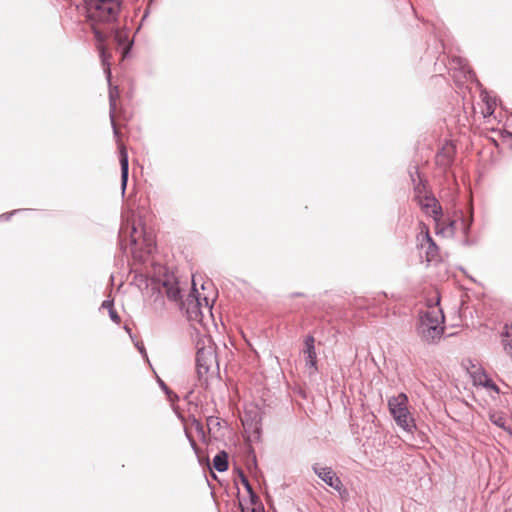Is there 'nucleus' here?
Returning <instances> with one entry per match:
<instances>
[{
	"label": "nucleus",
	"instance_id": "1",
	"mask_svg": "<svg viewBox=\"0 0 512 512\" xmlns=\"http://www.w3.org/2000/svg\"><path fill=\"white\" fill-rule=\"evenodd\" d=\"M429 202L424 205V208L429 209L431 208V213L437 223V227L440 225V221L443 222L444 227L439 230L441 233H450L455 234L457 232H461L464 236L462 240V245L464 246H474L477 244V240L474 238H471L469 236L471 227L474 222V216H473V210L472 208L469 209L467 214H464L462 211H460L456 218H443L442 214V208L438 204V201L435 198L429 199Z\"/></svg>",
	"mask_w": 512,
	"mask_h": 512
},
{
	"label": "nucleus",
	"instance_id": "2",
	"mask_svg": "<svg viewBox=\"0 0 512 512\" xmlns=\"http://www.w3.org/2000/svg\"><path fill=\"white\" fill-rule=\"evenodd\" d=\"M119 245L122 250H126L127 245L132 247V253L135 254L139 249L146 254H152L156 245L151 236H148L145 229L139 230L136 223L129 220L123 221L119 230Z\"/></svg>",
	"mask_w": 512,
	"mask_h": 512
},
{
	"label": "nucleus",
	"instance_id": "3",
	"mask_svg": "<svg viewBox=\"0 0 512 512\" xmlns=\"http://www.w3.org/2000/svg\"><path fill=\"white\" fill-rule=\"evenodd\" d=\"M444 322V314L438 306H431L420 313L417 331L421 338L433 343L439 340L444 332L441 324Z\"/></svg>",
	"mask_w": 512,
	"mask_h": 512
},
{
	"label": "nucleus",
	"instance_id": "4",
	"mask_svg": "<svg viewBox=\"0 0 512 512\" xmlns=\"http://www.w3.org/2000/svg\"><path fill=\"white\" fill-rule=\"evenodd\" d=\"M87 18L91 22L112 23L118 19L121 3L118 0H84Z\"/></svg>",
	"mask_w": 512,
	"mask_h": 512
},
{
	"label": "nucleus",
	"instance_id": "5",
	"mask_svg": "<svg viewBox=\"0 0 512 512\" xmlns=\"http://www.w3.org/2000/svg\"><path fill=\"white\" fill-rule=\"evenodd\" d=\"M196 373L198 380L207 385V374L213 364L217 365V356L215 348L211 344L210 338L199 339L196 343Z\"/></svg>",
	"mask_w": 512,
	"mask_h": 512
},
{
	"label": "nucleus",
	"instance_id": "6",
	"mask_svg": "<svg viewBox=\"0 0 512 512\" xmlns=\"http://www.w3.org/2000/svg\"><path fill=\"white\" fill-rule=\"evenodd\" d=\"M91 29L94 34L95 40L97 42L96 48L99 52V58L101 61V64L103 66V71L105 74L106 79L110 81L111 77V63L110 59L112 58V54L108 50V47L106 46L105 42L107 40V35L103 33L100 29H98L94 22L91 24Z\"/></svg>",
	"mask_w": 512,
	"mask_h": 512
},
{
	"label": "nucleus",
	"instance_id": "7",
	"mask_svg": "<svg viewBox=\"0 0 512 512\" xmlns=\"http://www.w3.org/2000/svg\"><path fill=\"white\" fill-rule=\"evenodd\" d=\"M111 125L113 129L114 137L117 139L118 142V148H119V162H120V169H121V189L122 194L124 195L128 178H129V157L126 147L123 143L119 142L120 138V131L116 125L115 121V115H113V120H111Z\"/></svg>",
	"mask_w": 512,
	"mask_h": 512
},
{
	"label": "nucleus",
	"instance_id": "8",
	"mask_svg": "<svg viewBox=\"0 0 512 512\" xmlns=\"http://www.w3.org/2000/svg\"><path fill=\"white\" fill-rule=\"evenodd\" d=\"M456 147L451 142H446L435 155V164L444 173L448 172L455 159Z\"/></svg>",
	"mask_w": 512,
	"mask_h": 512
},
{
	"label": "nucleus",
	"instance_id": "9",
	"mask_svg": "<svg viewBox=\"0 0 512 512\" xmlns=\"http://www.w3.org/2000/svg\"><path fill=\"white\" fill-rule=\"evenodd\" d=\"M303 355L305 360V366L310 370V375L318 372V361L315 349V338L312 334H308L304 338Z\"/></svg>",
	"mask_w": 512,
	"mask_h": 512
},
{
	"label": "nucleus",
	"instance_id": "10",
	"mask_svg": "<svg viewBox=\"0 0 512 512\" xmlns=\"http://www.w3.org/2000/svg\"><path fill=\"white\" fill-rule=\"evenodd\" d=\"M312 470L326 485L334 490L339 492L343 488L342 481L331 467H322L318 463H315L312 466Z\"/></svg>",
	"mask_w": 512,
	"mask_h": 512
},
{
	"label": "nucleus",
	"instance_id": "11",
	"mask_svg": "<svg viewBox=\"0 0 512 512\" xmlns=\"http://www.w3.org/2000/svg\"><path fill=\"white\" fill-rule=\"evenodd\" d=\"M185 307L189 320L201 322L203 316L201 298L199 292L195 288L188 295Z\"/></svg>",
	"mask_w": 512,
	"mask_h": 512
},
{
	"label": "nucleus",
	"instance_id": "12",
	"mask_svg": "<svg viewBox=\"0 0 512 512\" xmlns=\"http://www.w3.org/2000/svg\"><path fill=\"white\" fill-rule=\"evenodd\" d=\"M161 286L169 300L177 302L182 299V293L181 288L179 287V282L173 275H166L163 281L161 282Z\"/></svg>",
	"mask_w": 512,
	"mask_h": 512
},
{
	"label": "nucleus",
	"instance_id": "13",
	"mask_svg": "<svg viewBox=\"0 0 512 512\" xmlns=\"http://www.w3.org/2000/svg\"><path fill=\"white\" fill-rule=\"evenodd\" d=\"M407 403L408 397L404 393H400L397 397L390 398L388 406L392 417L401 414H409Z\"/></svg>",
	"mask_w": 512,
	"mask_h": 512
},
{
	"label": "nucleus",
	"instance_id": "14",
	"mask_svg": "<svg viewBox=\"0 0 512 512\" xmlns=\"http://www.w3.org/2000/svg\"><path fill=\"white\" fill-rule=\"evenodd\" d=\"M489 420L492 424L503 429L512 436V420H510L503 412L495 411L490 413Z\"/></svg>",
	"mask_w": 512,
	"mask_h": 512
},
{
	"label": "nucleus",
	"instance_id": "15",
	"mask_svg": "<svg viewBox=\"0 0 512 512\" xmlns=\"http://www.w3.org/2000/svg\"><path fill=\"white\" fill-rule=\"evenodd\" d=\"M423 241H425V243H422L421 246H426L425 254L427 262L437 261L439 259V248L429 232L423 235Z\"/></svg>",
	"mask_w": 512,
	"mask_h": 512
},
{
	"label": "nucleus",
	"instance_id": "16",
	"mask_svg": "<svg viewBox=\"0 0 512 512\" xmlns=\"http://www.w3.org/2000/svg\"><path fill=\"white\" fill-rule=\"evenodd\" d=\"M393 419L406 432L412 433L416 429L415 421L410 413L393 416Z\"/></svg>",
	"mask_w": 512,
	"mask_h": 512
},
{
	"label": "nucleus",
	"instance_id": "17",
	"mask_svg": "<svg viewBox=\"0 0 512 512\" xmlns=\"http://www.w3.org/2000/svg\"><path fill=\"white\" fill-rule=\"evenodd\" d=\"M229 455L226 451H219L213 458V467L218 472H225L229 468Z\"/></svg>",
	"mask_w": 512,
	"mask_h": 512
},
{
	"label": "nucleus",
	"instance_id": "18",
	"mask_svg": "<svg viewBox=\"0 0 512 512\" xmlns=\"http://www.w3.org/2000/svg\"><path fill=\"white\" fill-rule=\"evenodd\" d=\"M112 76L110 77V79ZM109 85V116L110 120H113V115H115L116 111V99L119 97V91L117 86H112L111 80L107 79Z\"/></svg>",
	"mask_w": 512,
	"mask_h": 512
},
{
	"label": "nucleus",
	"instance_id": "19",
	"mask_svg": "<svg viewBox=\"0 0 512 512\" xmlns=\"http://www.w3.org/2000/svg\"><path fill=\"white\" fill-rule=\"evenodd\" d=\"M502 337L504 350L512 357V325H505V331L502 333Z\"/></svg>",
	"mask_w": 512,
	"mask_h": 512
},
{
	"label": "nucleus",
	"instance_id": "20",
	"mask_svg": "<svg viewBox=\"0 0 512 512\" xmlns=\"http://www.w3.org/2000/svg\"><path fill=\"white\" fill-rule=\"evenodd\" d=\"M157 382L161 390L167 395L170 401L178 400V396L173 391H171L168 385L161 378L158 377Z\"/></svg>",
	"mask_w": 512,
	"mask_h": 512
},
{
	"label": "nucleus",
	"instance_id": "21",
	"mask_svg": "<svg viewBox=\"0 0 512 512\" xmlns=\"http://www.w3.org/2000/svg\"><path fill=\"white\" fill-rule=\"evenodd\" d=\"M408 172H409L411 181L413 182L415 187H417L418 185H420L422 183V179L420 177L419 169L417 166H411L409 168Z\"/></svg>",
	"mask_w": 512,
	"mask_h": 512
},
{
	"label": "nucleus",
	"instance_id": "22",
	"mask_svg": "<svg viewBox=\"0 0 512 512\" xmlns=\"http://www.w3.org/2000/svg\"><path fill=\"white\" fill-rule=\"evenodd\" d=\"M207 427L209 431L219 429L221 427V419L217 416H207Z\"/></svg>",
	"mask_w": 512,
	"mask_h": 512
},
{
	"label": "nucleus",
	"instance_id": "23",
	"mask_svg": "<svg viewBox=\"0 0 512 512\" xmlns=\"http://www.w3.org/2000/svg\"><path fill=\"white\" fill-rule=\"evenodd\" d=\"M249 496V502L252 506H257L258 508H262V502L257 495V493L254 491L253 488L251 490H246Z\"/></svg>",
	"mask_w": 512,
	"mask_h": 512
},
{
	"label": "nucleus",
	"instance_id": "24",
	"mask_svg": "<svg viewBox=\"0 0 512 512\" xmlns=\"http://www.w3.org/2000/svg\"><path fill=\"white\" fill-rule=\"evenodd\" d=\"M237 473H238L240 482L244 486L245 490H251V488H253V487L250 484V482H249L247 476L245 475V473L243 472V470L240 468H237Z\"/></svg>",
	"mask_w": 512,
	"mask_h": 512
},
{
	"label": "nucleus",
	"instance_id": "25",
	"mask_svg": "<svg viewBox=\"0 0 512 512\" xmlns=\"http://www.w3.org/2000/svg\"><path fill=\"white\" fill-rule=\"evenodd\" d=\"M192 425L194 426V428L196 429L197 433L202 436L203 438H205V430H204V426L203 424L198 420L196 419L195 417L192 418Z\"/></svg>",
	"mask_w": 512,
	"mask_h": 512
},
{
	"label": "nucleus",
	"instance_id": "26",
	"mask_svg": "<svg viewBox=\"0 0 512 512\" xmlns=\"http://www.w3.org/2000/svg\"><path fill=\"white\" fill-rule=\"evenodd\" d=\"M185 434L187 436V439L189 440L191 448L197 454L199 452V447H198L196 441L193 439V437L190 435V433L187 430H185Z\"/></svg>",
	"mask_w": 512,
	"mask_h": 512
},
{
	"label": "nucleus",
	"instance_id": "27",
	"mask_svg": "<svg viewBox=\"0 0 512 512\" xmlns=\"http://www.w3.org/2000/svg\"><path fill=\"white\" fill-rule=\"evenodd\" d=\"M108 312H109V317H110V319H111L114 323H116V324L120 323L121 318H120L119 314L116 312V310H115L114 308H113V309H110V311H108Z\"/></svg>",
	"mask_w": 512,
	"mask_h": 512
},
{
	"label": "nucleus",
	"instance_id": "28",
	"mask_svg": "<svg viewBox=\"0 0 512 512\" xmlns=\"http://www.w3.org/2000/svg\"><path fill=\"white\" fill-rule=\"evenodd\" d=\"M135 346H136V348L138 349V351L141 353V355H142L146 360H148V355H147L146 349H145V347H144V344H143V343H140V342H136V343H135Z\"/></svg>",
	"mask_w": 512,
	"mask_h": 512
},
{
	"label": "nucleus",
	"instance_id": "29",
	"mask_svg": "<svg viewBox=\"0 0 512 512\" xmlns=\"http://www.w3.org/2000/svg\"><path fill=\"white\" fill-rule=\"evenodd\" d=\"M101 308L103 309H107L108 311H110V309H113L114 308V302L113 300H104L101 304Z\"/></svg>",
	"mask_w": 512,
	"mask_h": 512
},
{
	"label": "nucleus",
	"instance_id": "30",
	"mask_svg": "<svg viewBox=\"0 0 512 512\" xmlns=\"http://www.w3.org/2000/svg\"><path fill=\"white\" fill-rule=\"evenodd\" d=\"M21 211H22L21 209H16L11 212L3 213L2 215H0V219L9 220L11 218V216H13L14 214L19 213Z\"/></svg>",
	"mask_w": 512,
	"mask_h": 512
},
{
	"label": "nucleus",
	"instance_id": "31",
	"mask_svg": "<svg viewBox=\"0 0 512 512\" xmlns=\"http://www.w3.org/2000/svg\"><path fill=\"white\" fill-rule=\"evenodd\" d=\"M484 386L487 388H491L492 390H494L496 392L499 391L498 386L491 379L486 380V382L484 383Z\"/></svg>",
	"mask_w": 512,
	"mask_h": 512
},
{
	"label": "nucleus",
	"instance_id": "32",
	"mask_svg": "<svg viewBox=\"0 0 512 512\" xmlns=\"http://www.w3.org/2000/svg\"><path fill=\"white\" fill-rule=\"evenodd\" d=\"M465 77L469 80H474L476 77L475 73L471 69L464 70Z\"/></svg>",
	"mask_w": 512,
	"mask_h": 512
},
{
	"label": "nucleus",
	"instance_id": "33",
	"mask_svg": "<svg viewBox=\"0 0 512 512\" xmlns=\"http://www.w3.org/2000/svg\"><path fill=\"white\" fill-rule=\"evenodd\" d=\"M116 39L119 42V44H122L123 42L128 41L126 36H122L118 33L116 34Z\"/></svg>",
	"mask_w": 512,
	"mask_h": 512
},
{
	"label": "nucleus",
	"instance_id": "34",
	"mask_svg": "<svg viewBox=\"0 0 512 512\" xmlns=\"http://www.w3.org/2000/svg\"><path fill=\"white\" fill-rule=\"evenodd\" d=\"M249 512H265L264 505L262 504V508H258L257 506H252Z\"/></svg>",
	"mask_w": 512,
	"mask_h": 512
},
{
	"label": "nucleus",
	"instance_id": "35",
	"mask_svg": "<svg viewBox=\"0 0 512 512\" xmlns=\"http://www.w3.org/2000/svg\"><path fill=\"white\" fill-rule=\"evenodd\" d=\"M291 296L292 297H302V296H304V294L301 292H296V293H293Z\"/></svg>",
	"mask_w": 512,
	"mask_h": 512
},
{
	"label": "nucleus",
	"instance_id": "36",
	"mask_svg": "<svg viewBox=\"0 0 512 512\" xmlns=\"http://www.w3.org/2000/svg\"><path fill=\"white\" fill-rule=\"evenodd\" d=\"M132 48V42H128L125 53H128Z\"/></svg>",
	"mask_w": 512,
	"mask_h": 512
},
{
	"label": "nucleus",
	"instance_id": "37",
	"mask_svg": "<svg viewBox=\"0 0 512 512\" xmlns=\"http://www.w3.org/2000/svg\"><path fill=\"white\" fill-rule=\"evenodd\" d=\"M204 301L206 302L205 308L210 312L211 308L208 306L207 298H204Z\"/></svg>",
	"mask_w": 512,
	"mask_h": 512
},
{
	"label": "nucleus",
	"instance_id": "38",
	"mask_svg": "<svg viewBox=\"0 0 512 512\" xmlns=\"http://www.w3.org/2000/svg\"><path fill=\"white\" fill-rule=\"evenodd\" d=\"M124 328L131 335V329L128 326H125Z\"/></svg>",
	"mask_w": 512,
	"mask_h": 512
},
{
	"label": "nucleus",
	"instance_id": "39",
	"mask_svg": "<svg viewBox=\"0 0 512 512\" xmlns=\"http://www.w3.org/2000/svg\"><path fill=\"white\" fill-rule=\"evenodd\" d=\"M241 512H247L242 504H240Z\"/></svg>",
	"mask_w": 512,
	"mask_h": 512
},
{
	"label": "nucleus",
	"instance_id": "40",
	"mask_svg": "<svg viewBox=\"0 0 512 512\" xmlns=\"http://www.w3.org/2000/svg\"><path fill=\"white\" fill-rule=\"evenodd\" d=\"M511 122H512V118H511ZM509 134L512 136V131H511V132H509Z\"/></svg>",
	"mask_w": 512,
	"mask_h": 512
}]
</instances>
